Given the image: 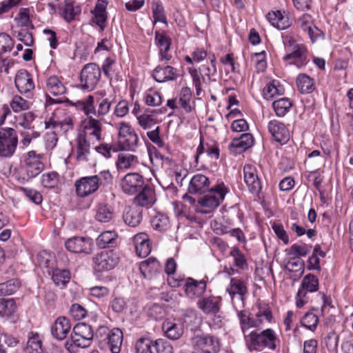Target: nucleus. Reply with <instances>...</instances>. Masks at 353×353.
Wrapping results in <instances>:
<instances>
[{
  "label": "nucleus",
  "mask_w": 353,
  "mask_h": 353,
  "mask_svg": "<svg viewBox=\"0 0 353 353\" xmlns=\"http://www.w3.org/2000/svg\"><path fill=\"white\" fill-rule=\"evenodd\" d=\"M222 298L216 296H209L200 299L197 301V307L206 314L219 313L221 307Z\"/></svg>",
  "instance_id": "nucleus-19"
},
{
  "label": "nucleus",
  "mask_w": 353,
  "mask_h": 353,
  "mask_svg": "<svg viewBox=\"0 0 353 353\" xmlns=\"http://www.w3.org/2000/svg\"><path fill=\"white\" fill-rule=\"evenodd\" d=\"M70 314L76 321L85 318L87 315V310L78 303L72 304L70 309Z\"/></svg>",
  "instance_id": "nucleus-62"
},
{
  "label": "nucleus",
  "mask_w": 353,
  "mask_h": 353,
  "mask_svg": "<svg viewBox=\"0 0 353 353\" xmlns=\"http://www.w3.org/2000/svg\"><path fill=\"white\" fill-rule=\"evenodd\" d=\"M109 0H97L95 7L92 13L93 17L92 21L96 23L101 30L106 26L108 19V12L106 10Z\"/></svg>",
  "instance_id": "nucleus-20"
},
{
  "label": "nucleus",
  "mask_w": 353,
  "mask_h": 353,
  "mask_svg": "<svg viewBox=\"0 0 353 353\" xmlns=\"http://www.w3.org/2000/svg\"><path fill=\"white\" fill-rule=\"evenodd\" d=\"M254 138L251 134H243L239 139H234L230 144L231 148H235L236 153H241L252 147Z\"/></svg>",
  "instance_id": "nucleus-33"
},
{
  "label": "nucleus",
  "mask_w": 353,
  "mask_h": 353,
  "mask_svg": "<svg viewBox=\"0 0 353 353\" xmlns=\"http://www.w3.org/2000/svg\"><path fill=\"white\" fill-rule=\"evenodd\" d=\"M284 93V88L278 81L273 80L266 84L263 90L264 99L269 100Z\"/></svg>",
  "instance_id": "nucleus-38"
},
{
  "label": "nucleus",
  "mask_w": 353,
  "mask_h": 353,
  "mask_svg": "<svg viewBox=\"0 0 353 353\" xmlns=\"http://www.w3.org/2000/svg\"><path fill=\"white\" fill-rule=\"evenodd\" d=\"M101 77V70L96 63L85 65L81 72V87L83 90L92 91L98 83Z\"/></svg>",
  "instance_id": "nucleus-9"
},
{
  "label": "nucleus",
  "mask_w": 353,
  "mask_h": 353,
  "mask_svg": "<svg viewBox=\"0 0 353 353\" xmlns=\"http://www.w3.org/2000/svg\"><path fill=\"white\" fill-rule=\"evenodd\" d=\"M52 279L58 286H65L70 279V273L68 270L57 268L52 273Z\"/></svg>",
  "instance_id": "nucleus-45"
},
{
  "label": "nucleus",
  "mask_w": 353,
  "mask_h": 353,
  "mask_svg": "<svg viewBox=\"0 0 353 353\" xmlns=\"http://www.w3.org/2000/svg\"><path fill=\"white\" fill-rule=\"evenodd\" d=\"M154 40L159 48L160 60L165 63L168 62L172 58L170 54L171 39L166 35L165 32L156 31Z\"/></svg>",
  "instance_id": "nucleus-17"
},
{
  "label": "nucleus",
  "mask_w": 353,
  "mask_h": 353,
  "mask_svg": "<svg viewBox=\"0 0 353 353\" xmlns=\"http://www.w3.org/2000/svg\"><path fill=\"white\" fill-rule=\"evenodd\" d=\"M14 84L19 92L26 94L34 88V83L30 73L26 70L17 72L15 76Z\"/></svg>",
  "instance_id": "nucleus-23"
},
{
  "label": "nucleus",
  "mask_w": 353,
  "mask_h": 353,
  "mask_svg": "<svg viewBox=\"0 0 353 353\" xmlns=\"http://www.w3.org/2000/svg\"><path fill=\"white\" fill-rule=\"evenodd\" d=\"M226 292L229 294L232 300L236 295H239L241 300L248 293V288L243 281L238 278H231L230 282L226 288Z\"/></svg>",
  "instance_id": "nucleus-31"
},
{
  "label": "nucleus",
  "mask_w": 353,
  "mask_h": 353,
  "mask_svg": "<svg viewBox=\"0 0 353 353\" xmlns=\"http://www.w3.org/2000/svg\"><path fill=\"white\" fill-rule=\"evenodd\" d=\"M41 183L45 188H53L59 183V174L55 172L43 174L41 178Z\"/></svg>",
  "instance_id": "nucleus-58"
},
{
  "label": "nucleus",
  "mask_w": 353,
  "mask_h": 353,
  "mask_svg": "<svg viewBox=\"0 0 353 353\" xmlns=\"http://www.w3.org/2000/svg\"><path fill=\"white\" fill-rule=\"evenodd\" d=\"M244 181L249 192L254 196H259L262 192V183L258 171L254 165L246 164L243 167Z\"/></svg>",
  "instance_id": "nucleus-12"
},
{
  "label": "nucleus",
  "mask_w": 353,
  "mask_h": 353,
  "mask_svg": "<svg viewBox=\"0 0 353 353\" xmlns=\"http://www.w3.org/2000/svg\"><path fill=\"white\" fill-rule=\"evenodd\" d=\"M10 106L15 113H18L22 112L23 110H28L30 108V104L28 101L23 99L21 97L15 95L11 100Z\"/></svg>",
  "instance_id": "nucleus-53"
},
{
  "label": "nucleus",
  "mask_w": 353,
  "mask_h": 353,
  "mask_svg": "<svg viewBox=\"0 0 353 353\" xmlns=\"http://www.w3.org/2000/svg\"><path fill=\"white\" fill-rule=\"evenodd\" d=\"M137 121L143 130H149L157 123V119L153 115L147 113L137 116Z\"/></svg>",
  "instance_id": "nucleus-55"
},
{
  "label": "nucleus",
  "mask_w": 353,
  "mask_h": 353,
  "mask_svg": "<svg viewBox=\"0 0 353 353\" xmlns=\"http://www.w3.org/2000/svg\"><path fill=\"white\" fill-rule=\"evenodd\" d=\"M162 330L165 336L171 340L179 339L183 333V325L171 321H165L163 323Z\"/></svg>",
  "instance_id": "nucleus-32"
},
{
  "label": "nucleus",
  "mask_w": 353,
  "mask_h": 353,
  "mask_svg": "<svg viewBox=\"0 0 353 353\" xmlns=\"http://www.w3.org/2000/svg\"><path fill=\"white\" fill-rule=\"evenodd\" d=\"M18 145V137L12 128H0V157H11L16 151Z\"/></svg>",
  "instance_id": "nucleus-5"
},
{
  "label": "nucleus",
  "mask_w": 353,
  "mask_h": 353,
  "mask_svg": "<svg viewBox=\"0 0 353 353\" xmlns=\"http://www.w3.org/2000/svg\"><path fill=\"white\" fill-rule=\"evenodd\" d=\"M21 286V282L17 279H10L6 282L0 283V295L8 296L16 292Z\"/></svg>",
  "instance_id": "nucleus-44"
},
{
  "label": "nucleus",
  "mask_w": 353,
  "mask_h": 353,
  "mask_svg": "<svg viewBox=\"0 0 353 353\" xmlns=\"http://www.w3.org/2000/svg\"><path fill=\"white\" fill-rule=\"evenodd\" d=\"M296 82L298 90L301 94L312 93L315 89L314 79L306 74H299Z\"/></svg>",
  "instance_id": "nucleus-36"
},
{
  "label": "nucleus",
  "mask_w": 353,
  "mask_h": 353,
  "mask_svg": "<svg viewBox=\"0 0 353 353\" xmlns=\"http://www.w3.org/2000/svg\"><path fill=\"white\" fill-rule=\"evenodd\" d=\"M239 317L241 330L243 333L249 328L256 327L259 325L254 319L250 318V316L247 315L243 311L239 313Z\"/></svg>",
  "instance_id": "nucleus-60"
},
{
  "label": "nucleus",
  "mask_w": 353,
  "mask_h": 353,
  "mask_svg": "<svg viewBox=\"0 0 353 353\" xmlns=\"http://www.w3.org/2000/svg\"><path fill=\"white\" fill-rule=\"evenodd\" d=\"M144 99L145 103L150 106H158L162 103L161 97L159 93L152 90H148L145 93Z\"/></svg>",
  "instance_id": "nucleus-61"
},
{
  "label": "nucleus",
  "mask_w": 353,
  "mask_h": 353,
  "mask_svg": "<svg viewBox=\"0 0 353 353\" xmlns=\"http://www.w3.org/2000/svg\"><path fill=\"white\" fill-rule=\"evenodd\" d=\"M190 342L197 353H217L219 350V341L212 336L194 335L191 338Z\"/></svg>",
  "instance_id": "nucleus-8"
},
{
  "label": "nucleus",
  "mask_w": 353,
  "mask_h": 353,
  "mask_svg": "<svg viewBox=\"0 0 353 353\" xmlns=\"http://www.w3.org/2000/svg\"><path fill=\"white\" fill-rule=\"evenodd\" d=\"M311 248V245L294 243L290 246L288 254L294 255L299 259L307 255L310 252Z\"/></svg>",
  "instance_id": "nucleus-50"
},
{
  "label": "nucleus",
  "mask_w": 353,
  "mask_h": 353,
  "mask_svg": "<svg viewBox=\"0 0 353 353\" xmlns=\"http://www.w3.org/2000/svg\"><path fill=\"white\" fill-rule=\"evenodd\" d=\"M137 161V157L136 156L131 154L121 153L118 156L117 166L118 169H127Z\"/></svg>",
  "instance_id": "nucleus-51"
},
{
  "label": "nucleus",
  "mask_w": 353,
  "mask_h": 353,
  "mask_svg": "<svg viewBox=\"0 0 353 353\" xmlns=\"http://www.w3.org/2000/svg\"><path fill=\"white\" fill-rule=\"evenodd\" d=\"M136 253L140 258H145L151 252L150 237L145 232H140L134 235L133 238Z\"/></svg>",
  "instance_id": "nucleus-24"
},
{
  "label": "nucleus",
  "mask_w": 353,
  "mask_h": 353,
  "mask_svg": "<svg viewBox=\"0 0 353 353\" xmlns=\"http://www.w3.org/2000/svg\"><path fill=\"white\" fill-rule=\"evenodd\" d=\"M192 96V92L190 88L183 87L181 88L178 103L187 112H190L192 111L190 105Z\"/></svg>",
  "instance_id": "nucleus-47"
},
{
  "label": "nucleus",
  "mask_w": 353,
  "mask_h": 353,
  "mask_svg": "<svg viewBox=\"0 0 353 353\" xmlns=\"http://www.w3.org/2000/svg\"><path fill=\"white\" fill-rule=\"evenodd\" d=\"M339 339L338 334L334 331L328 333L325 338V343L329 351H334L337 349Z\"/></svg>",
  "instance_id": "nucleus-64"
},
{
  "label": "nucleus",
  "mask_w": 353,
  "mask_h": 353,
  "mask_svg": "<svg viewBox=\"0 0 353 353\" xmlns=\"http://www.w3.org/2000/svg\"><path fill=\"white\" fill-rule=\"evenodd\" d=\"M123 334L119 328L112 329V353H119L123 343Z\"/></svg>",
  "instance_id": "nucleus-52"
},
{
  "label": "nucleus",
  "mask_w": 353,
  "mask_h": 353,
  "mask_svg": "<svg viewBox=\"0 0 353 353\" xmlns=\"http://www.w3.org/2000/svg\"><path fill=\"white\" fill-rule=\"evenodd\" d=\"M143 210L137 205H131L125 208L123 214L125 223L131 227L137 226L142 220Z\"/></svg>",
  "instance_id": "nucleus-28"
},
{
  "label": "nucleus",
  "mask_w": 353,
  "mask_h": 353,
  "mask_svg": "<svg viewBox=\"0 0 353 353\" xmlns=\"http://www.w3.org/2000/svg\"><path fill=\"white\" fill-rule=\"evenodd\" d=\"M266 17L270 23L279 30H285L291 26L288 16L280 10L269 12Z\"/></svg>",
  "instance_id": "nucleus-29"
},
{
  "label": "nucleus",
  "mask_w": 353,
  "mask_h": 353,
  "mask_svg": "<svg viewBox=\"0 0 353 353\" xmlns=\"http://www.w3.org/2000/svg\"><path fill=\"white\" fill-rule=\"evenodd\" d=\"M15 21L19 25L23 27L32 26L30 20V9L28 8H20L17 16L15 17Z\"/></svg>",
  "instance_id": "nucleus-57"
},
{
  "label": "nucleus",
  "mask_w": 353,
  "mask_h": 353,
  "mask_svg": "<svg viewBox=\"0 0 353 353\" xmlns=\"http://www.w3.org/2000/svg\"><path fill=\"white\" fill-rule=\"evenodd\" d=\"M46 88L53 96H61L65 94V88L57 76H50L46 80Z\"/></svg>",
  "instance_id": "nucleus-37"
},
{
  "label": "nucleus",
  "mask_w": 353,
  "mask_h": 353,
  "mask_svg": "<svg viewBox=\"0 0 353 353\" xmlns=\"http://www.w3.org/2000/svg\"><path fill=\"white\" fill-rule=\"evenodd\" d=\"M290 53L287 54L283 59L285 61L292 60L290 63L294 64L298 68L305 65L307 60V50L305 45L297 43L293 40L288 41Z\"/></svg>",
  "instance_id": "nucleus-10"
},
{
  "label": "nucleus",
  "mask_w": 353,
  "mask_h": 353,
  "mask_svg": "<svg viewBox=\"0 0 353 353\" xmlns=\"http://www.w3.org/2000/svg\"><path fill=\"white\" fill-rule=\"evenodd\" d=\"M160 269L159 262L153 257L142 261L139 265V270L145 278L150 277L156 274Z\"/></svg>",
  "instance_id": "nucleus-35"
},
{
  "label": "nucleus",
  "mask_w": 353,
  "mask_h": 353,
  "mask_svg": "<svg viewBox=\"0 0 353 353\" xmlns=\"http://www.w3.org/2000/svg\"><path fill=\"white\" fill-rule=\"evenodd\" d=\"M45 127L46 129L54 130L52 132H48L45 135L46 148L50 150L55 148L58 141L57 131L59 130L65 133L72 128V119L67 117L61 120L57 113H54L48 120L45 121Z\"/></svg>",
  "instance_id": "nucleus-2"
},
{
  "label": "nucleus",
  "mask_w": 353,
  "mask_h": 353,
  "mask_svg": "<svg viewBox=\"0 0 353 353\" xmlns=\"http://www.w3.org/2000/svg\"><path fill=\"white\" fill-rule=\"evenodd\" d=\"M248 337L250 345L254 349L263 347L274 350L276 348L277 336L272 329L268 328L260 332L252 331L249 334Z\"/></svg>",
  "instance_id": "nucleus-6"
},
{
  "label": "nucleus",
  "mask_w": 353,
  "mask_h": 353,
  "mask_svg": "<svg viewBox=\"0 0 353 353\" xmlns=\"http://www.w3.org/2000/svg\"><path fill=\"white\" fill-rule=\"evenodd\" d=\"M139 194L134 198V205L139 208H150L154 203V192L150 185L146 184L139 192Z\"/></svg>",
  "instance_id": "nucleus-25"
},
{
  "label": "nucleus",
  "mask_w": 353,
  "mask_h": 353,
  "mask_svg": "<svg viewBox=\"0 0 353 353\" xmlns=\"http://www.w3.org/2000/svg\"><path fill=\"white\" fill-rule=\"evenodd\" d=\"M176 68L170 66H157L153 72L152 77L154 80L159 83L175 80L178 77Z\"/></svg>",
  "instance_id": "nucleus-26"
},
{
  "label": "nucleus",
  "mask_w": 353,
  "mask_h": 353,
  "mask_svg": "<svg viewBox=\"0 0 353 353\" xmlns=\"http://www.w3.org/2000/svg\"><path fill=\"white\" fill-rule=\"evenodd\" d=\"M292 105L290 99L283 97L274 101L272 103V108L277 117H284L289 111Z\"/></svg>",
  "instance_id": "nucleus-41"
},
{
  "label": "nucleus",
  "mask_w": 353,
  "mask_h": 353,
  "mask_svg": "<svg viewBox=\"0 0 353 353\" xmlns=\"http://www.w3.org/2000/svg\"><path fill=\"white\" fill-rule=\"evenodd\" d=\"M93 338L94 331L90 325L85 323H77L73 327L70 341H67L65 345L68 350L72 344L78 347L85 348L91 345Z\"/></svg>",
  "instance_id": "nucleus-3"
},
{
  "label": "nucleus",
  "mask_w": 353,
  "mask_h": 353,
  "mask_svg": "<svg viewBox=\"0 0 353 353\" xmlns=\"http://www.w3.org/2000/svg\"><path fill=\"white\" fill-rule=\"evenodd\" d=\"M319 318L312 312H307L301 320V325L310 330H314L318 325Z\"/></svg>",
  "instance_id": "nucleus-59"
},
{
  "label": "nucleus",
  "mask_w": 353,
  "mask_h": 353,
  "mask_svg": "<svg viewBox=\"0 0 353 353\" xmlns=\"http://www.w3.org/2000/svg\"><path fill=\"white\" fill-rule=\"evenodd\" d=\"M172 287H179L183 285L185 295L191 299L201 297L206 290L207 282L204 279L197 281L192 277L182 280H176L173 278L168 279Z\"/></svg>",
  "instance_id": "nucleus-4"
},
{
  "label": "nucleus",
  "mask_w": 353,
  "mask_h": 353,
  "mask_svg": "<svg viewBox=\"0 0 353 353\" xmlns=\"http://www.w3.org/2000/svg\"><path fill=\"white\" fill-rule=\"evenodd\" d=\"M152 17L154 23L162 22L167 23V19L164 13V8L159 0H154L152 3Z\"/></svg>",
  "instance_id": "nucleus-49"
},
{
  "label": "nucleus",
  "mask_w": 353,
  "mask_h": 353,
  "mask_svg": "<svg viewBox=\"0 0 353 353\" xmlns=\"http://www.w3.org/2000/svg\"><path fill=\"white\" fill-rule=\"evenodd\" d=\"M319 279L318 278L312 274L305 275L301 284V288L299 290H302L303 292H315L319 290Z\"/></svg>",
  "instance_id": "nucleus-40"
},
{
  "label": "nucleus",
  "mask_w": 353,
  "mask_h": 353,
  "mask_svg": "<svg viewBox=\"0 0 353 353\" xmlns=\"http://www.w3.org/2000/svg\"><path fill=\"white\" fill-rule=\"evenodd\" d=\"M14 46L12 38L6 33H0V52L10 51Z\"/></svg>",
  "instance_id": "nucleus-63"
},
{
  "label": "nucleus",
  "mask_w": 353,
  "mask_h": 353,
  "mask_svg": "<svg viewBox=\"0 0 353 353\" xmlns=\"http://www.w3.org/2000/svg\"><path fill=\"white\" fill-rule=\"evenodd\" d=\"M92 242L89 238L74 236L65 242V248L71 252L90 254L92 252Z\"/></svg>",
  "instance_id": "nucleus-13"
},
{
  "label": "nucleus",
  "mask_w": 353,
  "mask_h": 353,
  "mask_svg": "<svg viewBox=\"0 0 353 353\" xmlns=\"http://www.w3.org/2000/svg\"><path fill=\"white\" fill-rule=\"evenodd\" d=\"M152 341L149 338L141 337L135 343L136 353H150Z\"/></svg>",
  "instance_id": "nucleus-56"
},
{
  "label": "nucleus",
  "mask_w": 353,
  "mask_h": 353,
  "mask_svg": "<svg viewBox=\"0 0 353 353\" xmlns=\"http://www.w3.org/2000/svg\"><path fill=\"white\" fill-rule=\"evenodd\" d=\"M110 259V257L108 250H103L99 253L94 259L95 270L98 272L108 270Z\"/></svg>",
  "instance_id": "nucleus-42"
},
{
  "label": "nucleus",
  "mask_w": 353,
  "mask_h": 353,
  "mask_svg": "<svg viewBox=\"0 0 353 353\" xmlns=\"http://www.w3.org/2000/svg\"><path fill=\"white\" fill-rule=\"evenodd\" d=\"M151 225L156 230L166 231L169 228V219L166 215L159 213L152 218Z\"/></svg>",
  "instance_id": "nucleus-46"
},
{
  "label": "nucleus",
  "mask_w": 353,
  "mask_h": 353,
  "mask_svg": "<svg viewBox=\"0 0 353 353\" xmlns=\"http://www.w3.org/2000/svg\"><path fill=\"white\" fill-rule=\"evenodd\" d=\"M99 179L97 175L85 176L75 182L76 192L79 196L85 197L97 190Z\"/></svg>",
  "instance_id": "nucleus-16"
},
{
  "label": "nucleus",
  "mask_w": 353,
  "mask_h": 353,
  "mask_svg": "<svg viewBox=\"0 0 353 353\" xmlns=\"http://www.w3.org/2000/svg\"><path fill=\"white\" fill-rule=\"evenodd\" d=\"M227 192V188L223 183L217 184L199 201V203L203 207L209 208L210 210L205 211V212H208L219 205L220 202L224 199Z\"/></svg>",
  "instance_id": "nucleus-11"
},
{
  "label": "nucleus",
  "mask_w": 353,
  "mask_h": 353,
  "mask_svg": "<svg viewBox=\"0 0 353 353\" xmlns=\"http://www.w3.org/2000/svg\"><path fill=\"white\" fill-rule=\"evenodd\" d=\"M85 131L80 133L77 139V159L81 161H87L90 154V137L93 136L97 140L100 139L101 128L99 121L90 118L84 122Z\"/></svg>",
  "instance_id": "nucleus-1"
},
{
  "label": "nucleus",
  "mask_w": 353,
  "mask_h": 353,
  "mask_svg": "<svg viewBox=\"0 0 353 353\" xmlns=\"http://www.w3.org/2000/svg\"><path fill=\"white\" fill-rule=\"evenodd\" d=\"M230 255L234 258L236 267L241 270L247 268L248 263L245 256L238 248H233L230 252Z\"/></svg>",
  "instance_id": "nucleus-54"
},
{
  "label": "nucleus",
  "mask_w": 353,
  "mask_h": 353,
  "mask_svg": "<svg viewBox=\"0 0 353 353\" xmlns=\"http://www.w3.org/2000/svg\"><path fill=\"white\" fill-rule=\"evenodd\" d=\"M27 338L25 353H43V336L41 334L30 332L28 334Z\"/></svg>",
  "instance_id": "nucleus-30"
},
{
  "label": "nucleus",
  "mask_w": 353,
  "mask_h": 353,
  "mask_svg": "<svg viewBox=\"0 0 353 353\" xmlns=\"http://www.w3.org/2000/svg\"><path fill=\"white\" fill-rule=\"evenodd\" d=\"M268 130L274 141L284 145L290 140V134L286 125L276 119L271 120L268 124Z\"/></svg>",
  "instance_id": "nucleus-15"
},
{
  "label": "nucleus",
  "mask_w": 353,
  "mask_h": 353,
  "mask_svg": "<svg viewBox=\"0 0 353 353\" xmlns=\"http://www.w3.org/2000/svg\"><path fill=\"white\" fill-rule=\"evenodd\" d=\"M150 353H173V347L166 340L159 339L152 341Z\"/></svg>",
  "instance_id": "nucleus-48"
},
{
  "label": "nucleus",
  "mask_w": 353,
  "mask_h": 353,
  "mask_svg": "<svg viewBox=\"0 0 353 353\" xmlns=\"http://www.w3.org/2000/svg\"><path fill=\"white\" fill-rule=\"evenodd\" d=\"M99 346L101 350L110 351V330L106 326H100L97 331Z\"/></svg>",
  "instance_id": "nucleus-39"
},
{
  "label": "nucleus",
  "mask_w": 353,
  "mask_h": 353,
  "mask_svg": "<svg viewBox=\"0 0 353 353\" xmlns=\"http://www.w3.org/2000/svg\"><path fill=\"white\" fill-rule=\"evenodd\" d=\"M17 310V305L13 299L0 298V316L8 317L12 315Z\"/></svg>",
  "instance_id": "nucleus-43"
},
{
  "label": "nucleus",
  "mask_w": 353,
  "mask_h": 353,
  "mask_svg": "<svg viewBox=\"0 0 353 353\" xmlns=\"http://www.w3.org/2000/svg\"><path fill=\"white\" fill-rule=\"evenodd\" d=\"M34 119V115L31 112H18L12 115L10 122L15 126H21L24 129H31V124Z\"/></svg>",
  "instance_id": "nucleus-34"
},
{
  "label": "nucleus",
  "mask_w": 353,
  "mask_h": 353,
  "mask_svg": "<svg viewBox=\"0 0 353 353\" xmlns=\"http://www.w3.org/2000/svg\"><path fill=\"white\" fill-rule=\"evenodd\" d=\"M44 165L41 161V156L36 154L34 151H30L26 159V171L28 178H34L43 170Z\"/></svg>",
  "instance_id": "nucleus-18"
},
{
  "label": "nucleus",
  "mask_w": 353,
  "mask_h": 353,
  "mask_svg": "<svg viewBox=\"0 0 353 353\" xmlns=\"http://www.w3.org/2000/svg\"><path fill=\"white\" fill-rule=\"evenodd\" d=\"M71 329L68 319L65 316L58 317L51 327V334L57 340L65 339Z\"/></svg>",
  "instance_id": "nucleus-21"
},
{
  "label": "nucleus",
  "mask_w": 353,
  "mask_h": 353,
  "mask_svg": "<svg viewBox=\"0 0 353 353\" xmlns=\"http://www.w3.org/2000/svg\"><path fill=\"white\" fill-rule=\"evenodd\" d=\"M210 180L203 174H196L191 179L188 185L190 194H204L210 190Z\"/></svg>",
  "instance_id": "nucleus-22"
},
{
  "label": "nucleus",
  "mask_w": 353,
  "mask_h": 353,
  "mask_svg": "<svg viewBox=\"0 0 353 353\" xmlns=\"http://www.w3.org/2000/svg\"><path fill=\"white\" fill-rule=\"evenodd\" d=\"M110 48V42L108 39L105 38L98 42L97 46L94 49V54L101 57H105V62L102 65V69L103 73L107 77L109 76V72L110 71V57L107 56L109 54Z\"/></svg>",
  "instance_id": "nucleus-27"
},
{
  "label": "nucleus",
  "mask_w": 353,
  "mask_h": 353,
  "mask_svg": "<svg viewBox=\"0 0 353 353\" xmlns=\"http://www.w3.org/2000/svg\"><path fill=\"white\" fill-rule=\"evenodd\" d=\"M145 185L143 177L135 172L127 174L121 183L123 191L129 195L137 193Z\"/></svg>",
  "instance_id": "nucleus-14"
},
{
  "label": "nucleus",
  "mask_w": 353,
  "mask_h": 353,
  "mask_svg": "<svg viewBox=\"0 0 353 353\" xmlns=\"http://www.w3.org/2000/svg\"><path fill=\"white\" fill-rule=\"evenodd\" d=\"M117 129L119 150L135 151L138 145L139 138L134 130L124 123H121Z\"/></svg>",
  "instance_id": "nucleus-7"
}]
</instances>
